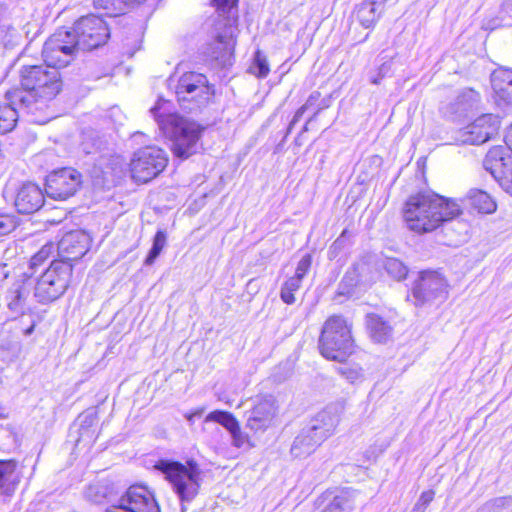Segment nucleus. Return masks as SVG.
Here are the masks:
<instances>
[{"mask_svg":"<svg viewBox=\"0 0 512 512\" xmlns=\"http://www.w3.org/2000/svg\"><path fill=\"white\" fill-rule=\"evenodd\" d=\"M367 328L373 341L378 343L387 342L392 334V327L382 317L375 313L366 316Z\"/></svg>","mask_w":512,"mask_h":512,"instance_id":"obj_26","label":"nucleus"},{"mask_svg":"<svg viewBox=\"0 0 512 512\" xmlns=\"http://www.w3.org/2000/svg\"><path fill=\"white\" fill-rule=\"evenodd\" d=\"M73 265L65 261H52L34 280L33 296L40 304H49L61 298L67 291Z\"/></svg>","mask_w":512,"mask_h":512,"instance_id":"obj_6","label":"nucleus"},{"mask_svg":"<svg viewBox=\"0 0 512 512\" xmlns=\"http://www.w3.org/2000/svg\"><path fill=\"white\" fill-rule=\"evenodd\" d=\"M154 468L162 473L170 483L181 502V511L186 512V504L196 498L201 486V469L197 462L191 459L183 464L178 461L161 459L156 462Z\"/></svg>","mask_w":512,"mask_h":512,"instance_id":"obj_4","label":"nucleus"},{"mask_svg":"<svg viewBox=\"0 0 512 512\" xmlns=\"http://www.w3.org/2000/svg\"><path fill=\"white\" fill-rule=\"evenodd\" d=\"M45 198L42 189L32 182H26L18 189L14 205L21 214H32L44 204Z\"/></svg>","mask_w":512,"mask_h":512,"instance_id":"obj_17","label":"nucleus"},{"mask_svg":"<svg viewBox=\"0 0 512 512\" xmlns=\"http://www.w3.org/2000/svg\"><path fill=\"white\" fill-rule=\"evenodd\" d=\"M113 29L112 22L106 17L89 14L82 16L74 23L73 32H88L93 30H107L110 32Z\"/></svg>","mask_w":512,"mask_h":512,"instance_id":"obj_27","label":"nucleus"},{"mask_svg":"<svg viewBox=\"0 0 512 512\" xmlns=\"http://www.w3.org/2000/svg\"><path fill=\"white\" fill-rule=\"evenodd\" d=\"M276 407L272 399L260 400L250 411L246 412V428L254 432L265 431L272 423Z\"/></svg>","mask_w":512,"mask_h":512,"instance_id":"obj_18","label":"nucleus"},{"mask_svg":"<svg viewBox=\"0 0 512 512\" xmlns=\"http://www.w3.org/2000/svg\"><path fill=\"white\" fill-rule=\"evenodd\" d=\"M483 510L490 512H512V498L499 497L487 502Z\"/></svg>","mask_w":512,"mask_h":512,"instance_id":"obj_40","label":"nucleus"},{"mask_svg":"<svg viewBox=\"0 0 512 512\" xmlns=\"http://www.w3.org/2000/svg\"><path fill=\"white\" fill-rule=\"evenodd\" d=\"M307 106H301L295 113V115L293 116L292 120L290 121L289 125H288V128H287V132H286V136L288 134L291 133L293 127L295 126V124L302 118V116L304 115L305 111L307 110Z\"/></svg>","mask_w":512,"mask_h":512,"instance_id":"obj_48","label":"nucleus"},{"mask_svg":"<svg viewBox=\"0 0 512 512\" xmlns=\"http://www.w3.org/2000/svg\"><path fill=\"white\" fill-rule=\"evenodd\" d=\"M60 72L48 66H31L22 71L21 87L8 90V96L21 102L24 109L35 115V122L46 123L49 103L61 91Z\"/></svg>","mask_w":512,"mask_h":512,"instance_id":"obj_1","label":"nucleus"},{"mask_svg":"<svg viewBox=\"0 0 512 512\" xmlns=\"http://www.w3.org/2000/svg\"><path fill=\"white\" fill-rule=\"evenodd\" d=\"M307 106H301L295 113V115L293 116L292 120L290 121L289 125H288V128H287V132H286V136L288 134L291 133L293 127L295 126V124L302 118V116L304 115L305 111L307 110Z\"/></svg>","mask_w":512,"mask_h":512,"instance_id":"obj_46","label":"nucleus"},{"mask_svg":"<svg viewBox=\"0 0 512 512\" xmlns=\"http://www.w3.org/2000/svg\"><path fill=\"white\" fill-rule=\"evenodd\" d=\"M461 214L459 203L433 192H422L408 198L404 219L410 230L429 233Z\"/></svg>","mask_w":512,"mask_h":512,"instance_id":"obj_2","label":"nucleus"},{"mask_svg":"<svg viewBox=\"0 0 512 512\" xmlns=\"http://www.w3.org/2000/svg\"><path fill=\"white\" fill-rule=\"evenodd\" d=\"M468 98L469 100L473 102H477L479 100V95L474 90H469L467 92H464L460 97L459 100L462 101L464 99Z\"/></svg>","mask_w":512,"mask_h":512,"instance_id":"obj_52","label":"nucleus"},{"mask_svg":"<svg viewBox=\"0 0 512 512\" xmlns=\"http://www.w3.org/2000/svg\"><path fill=\"white\" fill-rule=\"evenodd\" d=\"M328 107V103L326 102V100H322L321 103L318 105V108L316 110V112L314 113V116L315 117L321 110L325 109Z\"/></svg>","mask_w":512,"mask_h":512,"instance_id":"obj_55","label":"nucleus"},{"mask_svg":"<svg viewBox=\"0 0 512 512\" xmlns=\"http://www.w3.org/2000/svg\"><path fill=\"white\" fill-rule=\"evenodd\" d=\"M320 96H321L320 92H318V91L312 92L310 94V96L308 97V99L306 100L304 106H307L308 109L310 107H313L319 100Z\"/></svg>","mask_w":512,"mask_h":512,"instance_id":"obj_51","label":"nucleus"},{"mask_svg":"<svg viewBox=\"0 0 512 512\" xmlns=\"http://www.w3.org/2000/svg\"><path fill=\"white\" fill-rule=\"evenodd\" d=\"M80 45V40L68 45L51 36L43 46V56L47 66L58 71L60 68L66 67L72 60L76 48Z\"/></svg>","mask_w":512,"mask_h":512,"instance_id":"obj_15","label":"nucleus"},{"mask_svg":"<svg viewBox=\"0 0 512 512\" xmlns=\"http://www.w3.org/2000/svg\"><path fill=\"white\" fill-rule=\"evenodd\" d=\"M301 283H302V279H300L294 275L292 277L288 278L283 283L281 290H280L281 300L288 305L295 303L296 299L294 297V292L299 290V288L301 287Z\"/></svg>","mask_w":512,"mask_h":512,"instance_id":"obj_34","label":"nucleus"},{"mask_svg":"<svg viewBox=\"0 0 512 512\" xmlns=\"http://www.w3.org/2000/svg\"><path fill=\"white\" fill-rule=\"evenodd\" d=\"M324 440L305 427L296 436L291 446V454L296 458H305L310 455Z\"/></svg>","mask_w":512,"mask_h":512,"instance_id":"obj_22","label":"nucleus"},{"mask_svg":"<svg viewBox=\"0 0 512 512\" xmlns=\"http://www.w3.org/2000/svg\"><path fill=\"white\" fill-rule=\"evenodd\" d=\"M364 3H371L372 7L375 11H379V15L382 12V7L385 4L386 0H365Z\"/></svg>","mask_w":512,"mask_h":512,"instance_id":"obj_54","label":"nucleus"},{"mask_svg":"<svg viewBox=\"0 0 512 512\" xmlns=\"http://www.w3.org/2000/svg\"><path fill=\"white\" fill-rule=\"evenodd\" d=\"M307 125H308V122H306V124L303 126L302 132H304V131H307V130H308Z\"/></svg>","mask_w":512,"mask_h":512,"instance_id":"obj_59","label":"nucleus"},{"mask_svg":"<svg viewBox=\"0 0 512 512\" xmlns=\"http://www.w3.org/2000/svg\"><path fill=\"white\" fill-rule=\"evenodd\" d=\"M354 509L353 494L342 491L336 495L322 512H351Z\"/></svg>","mask_w":512,"mask_h":512,"instance_id":"obj_30","label":"nucleus"},{"mask_svg":"<svg viewBox=\"0 0 512 512\" xmlns=\"http://www.w3.org/2000/svg\"><path fill=\"white\" fill-rule=\"evenodd\" d=\"M34 280L25 275L16 279L6 292L7 307L16 314H23L29 308V299Z\"/></svg>","mask_w":512,"mask_h":512,"instance_id":"obj_16","label":"nucleus"},{"mask_svg":"<svg viewBox=\"0 0 512 512\" xmlns=\"http://www.w3.org/2000/svg\"><path fill=\"white\" fill-rule=\"evenodd\" d=\"M91 237L84 230H73L67 232L58 242L57 250L60 259L72 264L73 261L81 259L90 249Z\"/></svg>","mask_w":512,"mask_h":512,"instance_id":"obj_14","label":"nucleus"},{"mask_svg":"<svg viewBox=\"0 0 512 512\" xmlns=\"http://www.w3.org/2000/svg\"><path fill=\"white\" fill-rule=\"evenodd\" d=\"M433 498H434L433 491L423 492L420 496L417 506L422 505L423 509H425L427 507V505H429V503L433 500Z\"/></svg>","mask_w":512,"mask_h":512,"instance_id":"obj_50","label":"nucleus"},{"mask_svg":"<svg viewBox=\"0 0 512 512\" xmlns=\"http://www.w3.org/2000/svg\"><path fill=\"white\" fill-rule=\"evenodd\" d=\"M345 231L342 233V235L337 238L334 243L332 244L331 248H337V247H340V245L342 244V237L344 235Z\"/></svg>","mask_w":512,"mask_h":512,"instance_id":"obj_56","label":"nucleus"},{"mask_svg":"<svg viewBox=\"0 0 512 512\" xmlns=\"http://www.w3.org/2000/svg\"><path fill=\"white\" fill-rule=\"evenodd\" d=\"M448 295L447 282L437 271H422L412 288V297L416 306L443 302Z\"/></svg>","mask_w":512,"mask_h":512,"instance_id":"obj_10","label":"nucleus"},{"mask_svg":"<svg viewBox=\"0 0 512 512\" xmlns=\"http://www.w3.org/2000/svg\"><path fill=\"white\" fill-rule=\"evenodd\" d=\"M307 106H301L295 113V115L293 116L292 120L290 121L289 125H288V128H287V132H286V136L288 134L291 133L293 127L295 126V124L302 118V116L304 115L305 111L307 110Z\"/></svg>","mask_w":512,"mask_h":512,"instance_id":"obj_47","label":"nucleus"},{"mask_svg":"<svg viewBox=\"0 0 512 512\" xmlns=\"http://www.w3.org/2000/svg\"><path fill=\"white\" fill-rule=\"evenodd\" d=\"M234 45L233 34H217L214 42L211 44L210 55L221 65L229 64L234 51Z\"/></svg>","mask_w":512,"mask_h":512,"instance_id":"obj_23","label":"nucleus"},{"mask_svg":"<svg viewBox=\"0 0 512 512\" xmlns=\"http://www.w3.org/2000/svg\"><path fill=\"white\" fill-rule=\"evenodd\" d=\"M175 93L180 106L192 112L206 106L214 90L204 74L187 72L179 78Z\"/></svg>","mask_w":512,"mask_h":512,"instance_id":"obj_7","label":"nucleus"},{"mask_svg":"<svg viewBox=\"0 0 512 512\" xmlns=\"http://www.w3.org/2000/svg\"><path fill=\"white\" fill-rule=\"evenodd\" d=\"M14 229V222L6 216L0 215V236L11 232Z\"/></svg>","mask_w":512,"mask_h":512,"instance_id":"obj_45","label":"nucleus"},{"mask_svg":"<svg viewBox=\"0 0 512 512\" xmlns=\"http://www.w3.org/2000/svg\"><path fill=\"white\" fill-rule=\"evenodd\" d=\"M390 71H391V63L390 62L383 63L378 69L377 77L371 78V82L373 84H379L381 79H383L386 75H388Z\"/></svg>","mask_w":512,"mask_h":512,"instance_id":"obj_44","label":"nucleus"},{"mask_svg":"<svg viewBox=\"0 0 512 512\" xmlns=\"http://www.w3.org/2000/svg\"><path fill=\"white\" fill-rule=\"evenodd\" d=\"M249 70L259 78H264L268 75L270 71L269 64L265 54L260 49L255 51L253 63Z\"/></svg>","mask_w":512,"mask_h":512,"instance_id":"obj_39","label":"nucleus"},{"mask_svg":"<svg viewBox=\"0 0 512 512\" xmlns=\"http://www.w3.org/2000/svg\"><path fill=\"white\" fill-rule=\"evenodd\" d=\"M216 13L212 18L214 32H232L236 28L238 0H213Z\"/></svg>","mask_w":512,"mask_h":512,"instance_id":"obj_19","label":"nucleus"},{"mask_svg":"<svg viewBox=\"0 0 512 512\" xmlns=\"http://www.w3.org/2000/svg\"><path fill=\"white\" fill-rule=\"evenodd\" d=\"M491 84L496 92L510 93L512 87V71L498 70L491 74Z\"/></svg>","mask_w":512,"mask_h":512,"instance_id":"obj_32","label":"nucleus"},{"mask_svg":"<svg viewBox=\"0 0 512 512\" xmlns=\"http://www.w3.org/2000/svg\"><path fill=\"white\" fill-rule=\"evenodd\" d=\"M339 373L345 377L350 383H355L362 377V370L357 365H344L339 367Z\"/></svg>","mask_w":512,"mask_h":512,"instance_id":"obj_41","label":"nucleus"},{"mask_svg":"<svg viewBox=\"0 0 512 512\" xmlns=\"http://www.w3.org/2000/svg\"><path fill=\"white\" fill-rule=\"evenodd\" d=\"M206 421H214L221 424L229 433L239 425L237 419L230 412L222 410H215L209 413L206 417Z\"/></svg>","mask_w":512,"mask_h":512,"instance_id":"obj_36","label":"nucleus"},{"mask_svg":"<svg viewBox=\"0 0 512 512\" xmlns=\"http://www.w3.org/2000/svg\"><path fill=\"white\" fill-rule=\"evenodd\" d=\"M339 423V414L336 406H328L311 420L307 426L313 433L323 440L327 439Z\"/></svg>","mask_w":512,"mask_h":512,"instance_id":"obj_21","label":"nucleus"},{"mask_svg":"<svg viewBox=\"0 0 512 512\" xmlns=\"http://www.w3.org/2000/svg\"><path fill=\"white\" fill-rule=\"evenodd\" d=\"M469 198L474 208L478 209L481 213H492L496 210V203L484 191L475 190L471 191Z\"/></svg>","mask_w":512,"mask_h":512,"instance_id":"obj_31","label":"nucleus"},{"mask_svg":"<svg viewBox=\"0 0 512 512\" xmlns=\"http://www.w3.org/2000/svg\"><path fill=\"white\" fill-rule=\"evenodd\" d=\"M319 349L328 360L343 362L354 350L350 328L341 316H332L323 325Z\"/></svg>","mask_w":512,"mask_h":512,"instance_id":"obj_5","label":"nucleus"},{"mask_svg":"<svg viewBox=\"0 0 512 512\" xmlns=\"http://www.w3.org/2000/svg\"><path fill=\"white\" fill-rule=\"evenodd\" d=\"M384 269L397 281L405 279L408 274V268L396 258H387L384 262Z\"/></svg>","mask_w":512,"mask_h":512,"instance_id":"obj_38","label":"nucleus"},{"mask_svg":"<svg viewBox=\"0 0 512 512\" xmlns=\"http://www.w3.org/2000/svg\"><path fill=\"white\" fill-rule=\"evenodd\" d=\"M168 163L164 150L147 146L134 153L130 172L136 182L146 183L159 175Z\"/></svg>","mask_w":512,"mask_h":512,"instance_id":"obj_8","label":"nucleus"},{"mask_svg":"<svg viewBox=\"0 0 512 512\" xmlns=\"http://www.w3.org/2000/svg\"><path fill=\"white\" fill-rule=\"evenodd\" d=\"M105 512H160L152 492L142 485H132L120 498H111Z\"/></svg>","mask_w":512,"mask_h":512,"instance_id":"obj_9","label":"nucleus"},{"mask_svg":"<svg viewBox=\"0 0 512 512\" xmlns=\"http://www.w3.org/2000/svg\"><path fill=\"white\" fill-rule=\"evenodd\" d=\"M34 329H35V325L32 324L27 329L24 330V334L26 336H29V335H31L33 333Z\"/></svg>","mask_w":512,"mask_h":512,"instance_id":"obj_57","label":"nucleus"},{"mask_svg":"<svg viewBox=\"0 0 512 512\" xmlns=\"http://www.w3.org/2000/svg\"><path fill=\"white\" fill-rule=\"evenodd\" d=\"M18 463L14 459L0 460V490L6 494L14 492L20 482Z\"/></svg>","mask_w":512,"mask_h":512,"instance_id":"obj_24","label":"nucleus"},{"mask_svg":"<svg viewBox=\"0 0 512 512\" xmlns=\"http://www.w3.org/2000/svg\"><path fill=\"white\" fill-rule=\"evenodd\" d=\"M81 185V174L72 168H62L46 177L45 193L55 200L73 196Z\"/></svg>","mask_w":512,"mask_h":512,"instance_id":"obj_12","label":"nucleus"},{"mask_svg":"<svg viewBox=\"0 0 512 512\" xmlns=\"http://www.w3.org/2000/svg\"><path fill=\"white\" fill-rule=\"evenodd\" d=\"M6 103L0 104V134L10 132L16 125L17 119L20 115H31L32 121L35 122V115L32 111L24 109L20 101H16L8 96V91L5 94Z\"/></svg>","mask_w":512,"mask_h":512,"instance_id":"obj_20","label":"nucleus"},{"mask_svg":"<svg viewBox=\"0 0 512 512\" xmlns=\"http://www.w3.org/2000/svg\"><path fill=\"white\" fill-rule=\"evenodd\" d=\"M356 17L364 29H369L377 21L379 11H375L371 3L362 2L356 12Z\"/></svg>","mask_w":512,"mask_h":512,"instance_id":"obj_33","label":"nucleus"},{"mask_svg":"<svg viewBox=\"0 0 512 512\" xmlns=\"http://www.w3.org/2000/svg\"><path fill=\"white\" fill-rule=\"evenodd\" d=\"M86 497L95 504H107V506L111 505V498H120L117 494L108 490V487L105 485L95 484L90 485L86 492Z\"/></svg>","mask_w":512,"mask_h":512,"instance_id":"obj_29","label":"nucleus"},{"mask_svg":"<svg viewBox=\"0 0 512 512\" xmlns=\"http://www.w3.org/2000/svg\"><path fill=\"white\" fill-rule=\"evenodd\" d=\"M500 27L501 25L498 19L489 20L488 22L483 24V29L489 31L496 30Z\"/></svg>","mask_w":512,"mask_h":512,"instance_id":"obj_53","label":"nucleus"},{"mask_svg":"<svg viewBox=\"0 0 512 512\" xmlns=\"http://www.w3.org/2000/svg\"><path fill=\"white\" fill-rule=\"evenodd\" d=\"M2 10V6L0 5V11Z\"/></svg>","mask_w":512,"mask_h":512,"instance_id":"obj_61","label":"nucleus"},{"mask_svg":"<svg viewBox=\"0 0 512 512\" xmlns=\"http://www.w3.org/2000/svg\"><path fill=\"white\" fill-rule=\"evenodd\" d=\"M79 428L77 445L80 443L91 444L95 441V426L97 424V414L94 411H86L79 415Z\"/></svg>","mask_w":512,"mask_h":512,"instance_id":"obj_25","label":"nucleus"},{"mask_svg":"<svg viewBox=\"0 0 512 512\" xmlns=\"http://www.w3.org/2000/svg\"><path fill=\"white\" fill-rule=\"evenodd\" d=\"M483 166L501 188L512 195V156L504 146H495L486 154Z\"/></svg>","mask_w":512,"mask_h":512,"instance_id":"obj_11","label":"nucleus"},{"mask_svg":"<svg viewBox=\"0 0 512 512\" xmlns=\"http://www.w3.org/2000/svg\"><path fill=\"white\" fill-rule=\"evenodd\" d=\"M160 109V101H158L150 109V113L163 135L170 140L173 154L182 160L195 154L204 128L197 122L176 113L161 114Z\"/></svg>","mask_w":512,"mask_h":512,"instance_id":"obj_3","label":"nucleus"},{"mask_svg":"<svg viewBox=\"0 0 512 512\" xmlns=\"http://www.w3.org/2000/svg\"><path fill=\"white\" fill-rule=\"evenodd\" d=\"M233 446L237 448H250L248 436L243 433L238 425L233 431L230 432Z\"/></svg>","mask_w":512,"mask_h":512,"instance_id":"obj_42","label":"nucleus"},{"mask_svg":"<svg viewBox=\"0 0 512 512\" xmlns=\"http://www.w3.org/2000/svg\"><path fill=\"white\" fill-rule=\"evenodd\" d=\"M0 353L4 360L13 362L22 354V343L19 340H5L0 346Z\"/></svg>","mask_w":512,"mask_h":512,"instance_id":"obj_37","label":"nucleus"},{"mask_svg":"<svg viewBox=\"0 0 512 512\" xmlns=\"http://www.w3.org/2000/svg\"><path fill=\"white\" fill-rule=\"evenodd\" d=\"M50 249L51 246H44L36 255H34L31 259V267L38 265L42 260H44L47 257Z\"/></svg>","mask_w":512,"mask_h":512,"instance_id":"obj_49","label":"nucleus"},{"mask_svg":"<svg viewBox=\"0 0 512 512\" xmlns=\"http://www.w3.org/2000/svg\"><path fill=\"white\" fill-rule=\"evenodd\" d=\"M201 415H202V411H197V412H195V413H193V414H191V415H188V416H187V419H188L189 421H191L193 417H201Z\"/></svg>","mask_w":512,"mask_h":512,"instance_id":"obj_58","label":"nucleus"},{"mask_svg":"<svg viewBox=\"0 0 512 512\" xmlns=\"http://www.w3.org/2000/svg\"><path fill=\"white\" fill-rule=\"evenodd\" d=\"M167 234L163 230H158L154 236L152 247L149 250V253L144 261V264L147 266L152 265L155 260L158 258L163 248L166 245Z\"/></svg>","mask_w":512,"mask_h":512,"instance_id":"obj_35","label":"nucleus"},{"mask_svg":"<svg viewBox=\"0 0 512 512\" xmlns=\"http://www.w3.org/2000/svg\"><path fill=\"white\" fill-rule=\"evenodd\" d=\"M499 128L498 117L483 114L457 132L455 140L460 144L480 145L495 135Z\"/></svg>","mask_w":512,"mask_h":512,"instance_id":"obj_13","label":"nucleus"},{"mask_svg":"<svg viewBox=\"0 0 512 512\" xmlns=\"http://www.w3.org/2000/svg\"><path fill=\"white\" fill-rule=\"evenodd\" d=\"M311 264H312V256L307 253L299 260L294 276L303 280V278L306 276V274L310 270Z\"/></svg>","mask_w":512,"mask_h":512,"instance_id":"obj_43","label":"nucleus"},{"mask_svg":"<svg viewBox=\"0 0 512 512\" xmlns=\"http://www.w3.org/2000/svg\"><path fill=\"white\" fill-rule=\"evenodd\" d=\"M359 266H360V265H355V266H354V269H355V270H356V269H358V268H359Z\"/></svg>","mask_w":512,"mask_h":512,"instance_id":"obj_60","label":"nucleus"},{"mask_svg":"<svg viewBox=\"0 0 512 512\" xmlns=\"http://www.w3.org/2000/svg\"><path fill=\"white\" fill-rule=\"evenodd\" d=\"M66 36L72 38V43L81 41V45L76 48L78 50H92L98 48L100 46V41L103 43L107 42L110 38V34H65Z\"/></svg>","mask_w":512,"mask_h":512,"instance_id":"obj_28","label":"nucleus"}]
</instances>
